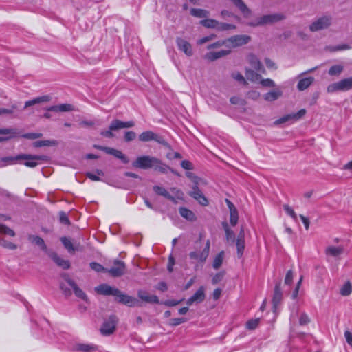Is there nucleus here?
<instances>
[{
    "instance_id": "69168bd1",
    "label": "nucleus",
    "mask_w": 352,
    "mask_h": 352,
    "mask_svg": "<svg viewBox=\"0 0 352 352\" xmlns=\"http://www.w3.org/2000/svg\"><path fill=\"white\" fill-rule=\"evenodd\" d=\"M136 138V133L134 131H129L124 133V140L127 142L134 140Z\"/></svg>"
},
{
    "instance_id": "338daca9",
    "label": "nucleus",
    "mask_w": 352,
    "mask_h": 352,
    "mask_svg": "<svg viewBox=\"0 0 352 352\" xmlns=\"http://www.w3.org/2000/svg\"><path fill=\"white\" fill-rule=\"evenodd\" d=\"M58 107L60 112H68L74 110L72 105L69 104H59Z\"/></svg>"
},
{
    "instance_id": "412c9836",
    "label": "nucleus",
    "mask_w": 352,
    "mask_h": 352,
    "mask_svg": "<svg viewBox=\"0 0 352 352\" xmlns=\"http://www.w3.org/2000/svg\"><path fill=\"white\" fill-rule=\"evenodd\" d=\"M138 296L144 302L150 304H160V300L156 295H149L147 292L139 290Z\"/></svg>"
},
{
    "instance_id": "6ab92c4d",
    "label": "nucleus",
    "mask_w": 352,
    "mask_h": 352,
    "mask_svg": "<svg viewBox=\"0 0 352 352\" xmlns=\"http://www.w3.org/2000/svg\"><path fill=\"white\" fill-rule=\"evenodd\" d=\"M96 292L102 295L115 296L118 293V289L107 284H101L95 288Z\"/></svg>"
},
{
    "instance_id": "603ef678",
    "label": "nucleus",
    "mask_w": 352,
    "mask_h": 352,
    "mask_svg": "<svg viewBox=\"0 0 352 352\" xmlns=\"http://www.w3.org/2000/svg\"><path fill=\"white\" fill-rule=\"evenodd\" d=\"M0 245L10 250H15L17 248L16 245L5 240L3 238H0Z\"/></svg>"
},
{
    "instance_id": "f257e3e1",
    "label": "nucleus",
    "mask_w": 352,
    "mask_h": 352,
    "mask_svg": "<svg viewBox=\"0 0 352 352\" xmlns=\"http://www.w3.org/2000/svg\"><path fill=\"white\" fill-rule=\"evenodd\" d=\"M333 23V17L330 14H323L315 20L309 25V30L312 32H318L329 28Z\"/></svg>"
},
{
    "instance_id": "393cba45",
    "label": "nucleus",
    "mask_w": 352,
    "mask_h": 352,
    "mask_svg": "<svg viewBox=\"0 0 352 352\" xmlns=\"http://www.w3.org/2000/svg\"><path fill=\"white\" fill-rule=\"evenodd\" d=\"M51 100V97L48 95H45L42 96H39L35 98H33L32 100L26 101L25 102L24 109H27L30 107H32L35 104L43 103V102H47Z\"/></svg>"
},
{
    "instance_id": "aec40b11",
    "label": "nucleus",
    "mask_w": 352,
    "mask_h": 352,
    "mask_svg": "<svg viewBox=\"0 0 352 352\" xmlns=\"http://www.w3.org/2000/svg\"><path fill=\"white\" fill-rule=\"evenodd\" d=\"M280 282L276 283L274 289L272 304L274 312L276 311V309H277L278 306L280 305L283 299V292L280 289Z\"/></svg>"
},
{
    "instance_id": "423d86ee",
    "label": "nucleus",
    "mask_w": 352,
    "mask_h": 352,
    "mask_svg": "<svg viewBox=\"0 0 352 352\" xmlns=\"http://www.w3.org/2000/svg\"><path fill=\"white\" fill-rule=\"evenodd\" d=\"M352 88V76L342 79L341 80L330 84L327 87V92L345 91Z\"/></svg>"
},
{
    "instance_id": "bf43d9fd",
    "label": "nucleus",
    "mask_w": 352,
    "mask_h": 352,
    "mask_svg": "<svg viewBox=\"0 0 352 352\" xmlns=\"http://www.w3.org/2000/svg\"><path fill=\"white\" fill-rule=\"evenodd\" d=\"M224 275H225V272L224 271H221L218 273H217L212 278V283L213 285H216L218 283H219L220 281L222 280V279L224 277Z\"/></svg>"
},
{
    "instance_id": "c9c22d12",
    "label": "nucleus",
    "mask_w": 352,
    "mask_h": 352,
    "mask_svg": "<svg viewBox=\"0 0 352 352\" xmlns=\"http://www.w3.org/2000/svg\"><path fill=\"white\" fill-rule=\"evenodd\" d=\"M222 226L225 230L227 241L234 243L235 241V236L234 232L229 228L227 222H223Z\"/></svg>"
},
{
    "instance_id": "09e8293b",
    "label": "nucleus",
    "mask_w": 352,
    "mask_h": 352,
    "mask_svg": "<svg viewBox=\"0 0 352 352\" xmlns=\"http://www.w3.org/2000/svg\"><path fill=\"white\" fill-rule=\"evenodd\" d=\"M239 219L238 211L236 209H232L230 211V222L232 226H235L237 224Z\"/></svg>"
},
{
    "instance_id": "774afa93",
    "label": "nucleus",
    "mask_w": 352,
    "mask_h": 352,
    "mask_svg": "<svg viewBox=\"0 0 352 352\" xmlns=\"http://www.w3.org/2000/svg\"><path fill=\"white\" fill-rule=\"evenodd\" d=\"M261 84L263 87H273L275 86L274 82L270 78L262 79L261 80Z\"/></svg>"
},
{
    "instance_id": "e2e57ef3",
    "label": "nucleus",
    "mask_w": 352,
    "mask_h": 352,
    "mask_svg": "<svg viewBox=\"0 0 352 352\" xmlns=\"http://www.w3.org/2000/svg\"><path fill=\"white\" fill-rule=\"evenodd\" d=\"M283 208L287 214L291 216L294 220L297 219V215H296V212H294V210L292 209V208H291L287 204H284Z\"/></svg>"
},
{
    "instance_id": "a18cd8bd",
    "label": "nucleus",
    "mask_w": 352,
    "mask_h": 352,
    "mask_svg": "<svg viewBox=\"0 0 352 352\" xmlns=\"http://www.w3.org/2000/svg\"><path fill=\"white\" fill-rule=\"evenodd\" d=\"M186 175L188 178H189L193 182L194 184H193L192 187L198 186L199 184L204 183L202 179L197 177L192 172H187L186 173Z\"/></svg>"
},
{
    "instance_id": "f704fd0d",
    "label": "nucleus",
    "mask_w": 352,
    "mask_h": 352,
    "mask_svg": "<svg viewBox=\"0 0 352 352\" xmlns=\"http://www.w3.org/2000/svg\"><path fill=\"white\" fill-rule=\"evenodd\" d=\"M245 76L252 82H256L261 79V76L259 74L250 69H245Z\"/></svg>"
},
{
    "instance_id": "5fc2aeb1",
    "label": "nucleus",
    "mask_w": 352,
    "mask_h": 352,
    "mask_svg": "<svg viewBox=\"0 0 352 352\" xmlns=\"http://www.w3.org/2000/svg\"><path fill=\"white\" fill-rule=\"evenodd\" d=\"M259 324V319H252L246 322V328L250 330L255 329Z\"/></svg>"
},
{
    "instance_id": "7c9ffc66",
    "label": "nucleus",
    "mask_w": 352,
    "mask_h": 352,
    "mask_svg": "<svg viewBox=\"0 0 352 352\" xmlns=\"http://www.w3.org/2000/svg\"><path fill=\"white\" fill-rule=\"evenodd\" d=\"M58 144L57 140H38L36 141L33 143V146L36 148L42 147V146H56Z\"/></svg>"
},
{
    "instance_id": "49530a36",
    "label": "nucleus",
    "mask_w": 352,
    "mask_h": 352,
    "mask_svg": "<svg viewBox=\"0 0 352 352\" xmlns=\"http://www.w3.org/2000/svg\"><path fill=\"white\" fill-rule=\"evenodd\" d=\"M76 349L84 352H92L96 350V347L94 345L79 344L76 346Z\"/></svg>"
},
{
    "instance_id": "72a5a7b5",
    "label": "nucleus",
    "mask_w": 352,
    "mask_h": 352,
    "mask_svg": "<svg viewBox=\"0 0 352 352\" xmlns=\"http://www.w3.org/2000/svg\"><path fill=\"white\" fill-rule=\"evenodd\" d=\"M190 14L197 18H206L209 16V11L201 8H192Z\"/></svg>"
},
{
    "instance_id": "2eb2a0df",
    "label": "nucleus",
    "mask_w": 352,
    "mask_h": 352,
    "mask_svg": "<svg viewBox=\"0 0 352 352\" xmlns=\"http://www.w3.org/2000/svg\"><path fill=\"white\" fill-rule=\"evenodd\" d=\"M47 255L58 266L63 269L67 270L70 267L71 265L69 261L62 258L56 252L50 250Z\"/></svg>"
},
{
    "instance_id": "ea45409f",
    "label": "nucleus",
    "mask_w": 352,
    "mask_h": 352,
    "mask_svg": "<svg viewBox=\"0 0 352 352\" xmlns=\"http://www.w3.org/2000/svg\"><path fill=\"white\" fill-rule=\"evenodd\" d=\"M27 156L20 155H17L15 157H5L3 158H1V164L7 165L8 164H12L14 161L21 160V159H25L27 158Z\"/></svg>"
},
{
    "instance_id": "4be33fe9",
    "label": "nucleus",
    "mask_w": 352,
    "mask_h": 352,
    "mask_svg": "<svg viewBox=\"0 0 352 352\" xmlns=\"http://www.w3.org/2000/svg\"><path fill=\"white\" fill-rule=\"evenodd\" d=\"M230 52L231 50H222L219 52H210L205 55V58L210 61H214L220 58L230 54Z\"/></svg>"
},
{
    "instance_id": "2f4dec72",
    "label": "nucleus",
    "mask_w": 352,
    "mask_h": 352,
    "mask_svg": "<svg viewBox=\"0 0 352 352\" xmlns=\"http://www.w3.org/2000/svg\"><path fill=\"white\" fill-rule=\"evenodd\" d=\"M343 71L344 66L342 65H333L329 69L328 74L331 76H339Z\"/></svg>"
},
{
    "instance_id": "4d7b16f0",
    "label": "nucleus",
    "mask_w": 352,
    "mask_h": 352,
    "mask_svg": "<svg viewBox=\"0 0 352 352\" xmlns=\"http://www.w3.org/2000/svg\"><path fill=\"white\" fill-rule=\"evenodd\" d=\"M186 321L187 318H171L168 322V324L175 327L182 323L186 322Z\"/></svg>"
},
{
    "instance_id": "39448f33",
    "label": "nucleus",
    "mask_w": 352,
    "mask_h": 352,
    "mask_svg": "<svg viewBox=\"0 0 352 352\" xmlns=\"http://www.w3.org/2000/svg\"><path fill=\"white\" fill-rule=\"evenodd\" d=\"M139 140L143 142L154 140L163 145L167 148L171 150L170 145L160 135L155 133L151 131H146L139 135Z\"/></svg>"
},
{
    "instance_id": "58836bf2",
    "label": "nucleus",
    "mask_w": 352,
    "mask_h": 352,
    "mask_svg": "<svg viewBox=\"0 0 352 352\" xmlns=\"http://www.w3.org/2000/svg\"><path fill=\"white\" fill-rule=\"evenodd\" d=\"M351 48V46L348 44H341L338 45H330L326 47V50L329 51L330 52H335L337 51H341V50H350Z\"/></svg>"
},
{
    "instance_id": "0eeeda50",
    "label": "nucleus",
    "mask_w": 352,
    "mask_h": 352,
    "mask_svg": "<svg viewBox=\"0 0 352 352\" xmlns=\"http://www.w3.org/2000/svg\"><path fill=\"white\" fill-rule=\"evenodd\" d=\"M115 300L128 307L140 306L139 300L133 296L127 295L118 289V293L115 294Z\"/></svg>"
},
{
    "instance_id": "680f3d73",
    "label": "nucleus",
    "mask_w": 352,
    "mask_h": 352,
    "mask_svg": "<svg viewBox=\"0 0 352 352\" xmlns=\"http://www.w3.org/2000/svg\"><path fill=\"white\" fill-rule=\"evenodd\" d=\"M59 221L61 223L65 224V225L70 224V221H69L67 214L63 211H61L59 212Z\"/></svg>"
},
{
    "instance_id": "7ed1b4c3",
    "label": "nucleus",
    "mask_w": 352,
    "mask_h": 352,
    "mask_svg": "<svg viewBox=\"0 0 352 352\" xmlns=\"http://www.w3.org/2000/svg\"><path fill=\"white\" fill-rule=\"evenodd\" d=\"M285 19V16L281 13H274L271 14H265L257 19L255 22L248 23L250 26L255 27L258 25H265L267 24H273L280 21Z\"/></svg>"
},
{
    "instance_id": "9b49d317",
    "label": "nucleus",
    "mask_w": 352,
    "mask_h": 352,
    "mask_svg": "<svg viewBox=\"0 0 352 352\" xmlns=\"http://www.w3.org/2000/svg\"><path fill=\"white\" fill-rule=\"evenodd\" d=\"M60 240L69 253L74 254L76 251H83V247L80 243H74L71 239L66 236L60 237Z\"/></svg>"
},
{
    "instance_id": "864d4df0",
    "label": "nucleus",
    "mask_w": 352,
    "mask_h": 352,
    "mask_svg": "<svg viewBox=\"0 0 352 352\" xmlns=\"http://www.w3.org/2000/svg\"><path fill=\"white\" fill-rule=\"evenodd\" d=\"M230 101L232 104L239 105L241 107L245 106L246 104V101L244 99L239 98L238 96L231 97Z\"/></svg>"
},
{
    "instance_id": "473e14b6",
    "label": "nucleus",
    "mask_w": 352,
    "mask_h": 352,
    "mask_svg": "<svg viewBox=\"0 0 352 352\" xmlns=\"http://www.w3.org/2000/svg\"><path fill=\"white\" fill-rule=\"evenodd\" d=\"M191 297L195 302L199 303L203 302L206 298L204 287L203 286L200 287Z\"/></svg>"
},
{
    "instance_id": "0e129e2a",
    "label": "nucleus",
    "mask_w": 352,
    "mask_h": 352,
    "mask_svg": "<svg viewBox=\"0 0 352 352\" xmlns=\"http://www.w3.org/2000/svg\"><path fill=\"white\" fill-rule=\"evenodd\" d=\"M43 136V134L41 133H28L23 134L22 135L23 138L30 140H35L37 138H40Z\"/></svg>"
},
{
    "instance_id": "ddd939ff",
    "label": "nucleus",
    "mask_w": 352,
    "mask_h": 352,
    "mask_svg": "<svg viewBox=\"0 0 352 352\" xmlns=\"http://www.w3.org/2000/svg\"><path fill=\"white\" fill-rule=\"evenodd\" d=\"M251 41V37L248 35H235L226 40L230 43L232 47H237L248 43Z\"/></svg>"
},
{
    "instance_id": "dca6fc26",
    "label": "nucleus",
    "mask_w": 352,
    "mask_h": 352,
    "mask_svg": "<svg viewBox=\"0 0 352 352\" xmlns=\"http://www.w3.org/2000/svg\"><path fill=\"white\" fill-rule=\"evenodd\" d=\"M20 155L27 156L25 159H21V160H25L24 165L34 168L38 165L37 161L45 160L47 157L45 155H28V154H20Z\"/></svg>"
},
{
    "instance_id": "de8ad7c7",
    "label": "nucleus",
    "mask_w": 352,
    "mask_h": 352,
    "mask_svg": "<svg viewBox=\"0 0 352 352\" xmlns=\"http://www.w3.org/2000/svg\"><path fill=\"white\" fill-rule=\"evenodd\" d=\"M153 190L157 195L162 196L166 199L170 194L164 187L160 186H154Z\"/></svg>"
},
{
    "instance_id": "cd10ccee",
    "label": "nucleus",
    "mask_w": 352,
    "mask_h": 352,
    "mask_svg": "<svg viewBox=\"0 0 352 352\" xmlns=\"http://www.w3.org/2000/svg\"><path fill=\"white\" fill-rule=\"evenodd\" d=\"M233 4L239 8L244 16L247 17L251 14V10L248 8L242 0H230Z\"/></svg>"
},
{
    "instance_id": "c85d7f7f",
    "label": "nucleus",
    "mask_w": 352,
    "mask_h": 352,
    "mask_svg": "<svg viewBox=\"0 0 352 352\" xmlns=\"http://www.w3.org/2000/svg\"><path fill=\"white\" fill-rule=\"evenodd\" d=\"M314 81V78L309 76L300 79L297 85L299 91H304L307 89Z\"/></svg>"
},
{
    "instance_id": "bb28decb",
    "label": "nucleus",
    "mask_w": 352,
    "mask_h": 352,
    "mask_svg": "<svg viewBox=\"0 0 352 352\" xmlns=\"http://www.w3.org/2000/svg\"><path fill=\"white\" fill-rule=\"evenodd\" d=\"M107 154L111 155L120 159L124 164H128L129 162V158L119 150L109 147Z\"/></svg>"
},
{
    "instance_id": "6e6d98bb",
    "label": "nucleus",
    "mask_w": 352,
    "mask_h": 352,
    "mask_svg": "<svg viewBox=\"0 0 352 352\" xmlns=\"http://www.w3.org/2000/svg\"><path fill=\"white\" fill-rule=\"evenodd\" d=\"M232 77L241 84L248 85L247 80L240 72L232 73Z\"/></svg>"
},
{
    "instance_id": "13d9d810",
    "label": "nucleus",
    "mask_w": 352,
    "mask_h": 352,
    "mask_svg": "<svg viewBox=\"0 0 352 352\" xmlns=\"http://www.w3.org/2000/svg\"><path fill=\"white\" fill-rule=\"evenodd\" d=\"M90 267L91 268L97 272H107V269L104 268L102 265H100V263H96V262H91L90 263Z\"/></svg>"
},
{
    "instance_id": "5701e85b",
    "label": "nucleus",
    "mask_w": 352,
    "mask_h": 352,
    "mask_svg": "<svg viewBox=\"0 0 352 352\" xmlns=\"http://www.w3.org/2000/svg\"><path fill=\"white\" fill-rule=\"evenodd\" d=\"M324 252L328 256L336 258L344 252V247L342 245L338 247L329 245L326 248Z\"/></svg>"
},
{
    "instance_id": "4468645a",
    "label": "nucleus",
    "mask_w": 352,
    "mask_h": 352,
    "mask_svg": "<svg viewBox=\"0 0 352 352\" xmlns=\"http://www.w3.org/2000/svg\"><path fill=\"white\" fill-rule=\"evenodd\" d=\"M178 49L184 52L187 56H192L193 51L191 44L182 37H177L175 40Z\"/></svg>"
},
{
    "instance_id": "3c124183",
    "label": "nucleus",
    "mask_w": 352,
    "mask_h": 352,
    "mask_svg": "<svg viewBox=\"0 0 352 352\" xmlns=\"http://www.w3.org/2000/svg\"><path fill=\"white\" fill-rule=\"evenodd\" d=\"M0 234H6L10 236H14L15 232L13 230L5 225L0 224Z\"/></svg>"
},
{
    "instance_id": "b1692460",
    "label": "nucleus",
    "mask_w": 352,
    "mask_h": 352,
    "mask_svg": "<svg viewBox=\"0 0 352 352\" xmlns=\"http://www.w3.org/2000/svg\"><path fill=\"white\" fill-rule=\"evenodd\" d=\"M28 240L31 243H34L35 245L39 246L40 248L43 251H44L47 254L50 251V250L47 249L44 240L41 237H40L38 236L30 234L28 236Z\"/></svg>"
},
{
    "instance_id": "c756f323",
    "label": "nucleus",
    "mask_w": 352,
    "mask_h": 352,
    "mask_svg": "<svg viewBox=\"0 0 352 352\" xmlns=\"http://www.w3.org/2000/svg\"><path fill=\"white\" fill-rule=\"evenodd\" d=\"M179 212L180 215L188 221H195L197 219L193 212L185 207L179 208Z\"/></svg>"
},
{
    "instance_id": "f8f14e48",
    "label": "nucleus",
    "mask_w": 352,
    "mask_h": 352,
    "mask_svg": "<svg viewBox=\"0 0 352 352\" xmlns=\"http://www.w3.org/2000/svg\"><path fill=\"white\" fill-rule=\"evenodd\" d=\"M125 264L123 261L115 260L113 266L110 269H107L108 272L113 277H120L124 274Z\"/></svg>"
},
{
    "instance_id": "f03ea898",
    "label": "nucleus",
    "mask_w": 352,
    "mask_h": 352,
    "mask_svg": "<svg viewBox=\"0 0 352 352\" xmlns=\"http://www.w3.org/2000/svg\"><path fill=\"white\" fill-rule=\"evenodd\" d=\"M135 126V122L132 120L123 122L120 120H113L109 126V130L101 131L100 135L108 138L114 137L112 131H118L121 129L131 128Z\"/></svg>"
},
{
    "instance_id": "1a4fd4ad",
    "label": "nucleus",
    "mask_w": 352,
    "mask_h": 352,
    "mask_svg": "<svg viewBox=\"0 0 352 352\" xmlns=\"http://www.w3.org/2000/svg\"><path fill=\"white\" fill-rule=\"evenodd\" d=\"M210 247V242L209 240H207L205 248L202 251L195 250L189 253L190 258L202 263H205L209 255Z\"/></svg>"
},
{
    "instance_id": "c03bdc74",
    "label": "nucleus",
    "mask_w": 352,
    "mask_h": 352,
    "mask_svg": "<svg viewBox=\"0 0 352 352\" xmlns=\"http://www.w3.org/2000/svg\"><path fill=\"white\" fill-rule=\"evenodd\" d=\"M71 287L73 289L75 295L78 298H80L84 300H87V296L86 294L80 287H78L76 283H74V285H73Z\"/></svg>"
},
{
    "instance_id": "37998d69",
    "label": "nucleus",
    "mask_w": 352,
    "mask_h": 352,
    "mask_svg": "<svg viewBox=\"0 0 352 352\" xmlns=\"http://www.w3.org/2000/svg\"><path fill=\"white\" fill-rule=\"evenodd\" d=\"M223 256H224V252L223 251L220 252L216 256V257L214 258V259L213 261V263H212V267L214 269L217 270V269H219L221 267V265H222V263H223Z\"/></svg>"
},
{
    "instance_id": "a211bd4d",
    "label": "nucleus",
    "mask_w": 352,
    "mask_h": 352,
    "mask_svg": "<svg viewBox=\"0 0 352 352\" xmlns=\"http://www.w3.org/2000/svg\"><path fill=\"white\" fill-rule=\"evenodd\" d=\"M192 190L188 195L197 200L201 205L206 206L208 204V201L198 186L192 187Z\"/></svg>"
},
{
    "instance_id": "052dcab7",
    "label": "nucleus",
    "mask_w": 352,
    "mask_h": 352,
    "mask_svg": "<svg viewBox=\"0 0 352 352\" xmlns=\"http://www.w3.org/2000/svg\"><path fill=\"white\" fill-rule=\"evenodd\" d=\"M311 320L308 315L303 312L300 314V316L299 318V324L300 325H305L310 322Z\"/></svg>"
},
{
    "instance_id": "79ce46f5",
    "label": "nucleus",
    "mask_w": 352,
    "mask_h": 352,
    "mask_svg": "<svg viewBox=\"0 0 352 352\" xmlns=\"http://www.w3.org/2000/svg\"><path fill=\"white\" fill-rule=\"evenodd\" d=\"M352 292V285L350 281H346L340 288V294L343 296H349Z\"/></svg>"
},
{
    "instance_id": "9d476101",
    "label": "nucleus",
    "mask_w": 352,
    "mask_h": 352,
    "mask_svg": "<svg viewBox=\"0 0 352 352\" xmlns=\"http://www.w3.org/2000/svg\"><path fill=\"white\" fill-rule=\"evenodd\" d=\"M306 113H307L306 109H302L300 111H298L297 113L287 114V115L283 116L282 118L276 120L274 122V124L278 125V124H283L287 122H290V121L294 122V121L299 120L300 119H301L302 118H303L305 116Z\"/></svg>"
},
{
    "instance_id": "6e6552de",
    "label": "nucleus",
    "mask_w": 352,
    "mask_h": 352,
    "mask_svg": "<svg viewBox=\"0 0 352 352\" xmlns=\"http://www.w3.org/2000/svg\"><path fill=\"white\" fill-rule=\"evenodd\" d=\"M118 322V319L117 316L115 315H111L108 319L103 322L100 328L101 333L104 336L112 334L116 330Z\"/></svg>"
},
{
    "instance_id": "a878e982",
    "label": "nucleus",
    "mask_w": 352,
    "mask_h": 352,
    "mask_svg": "<svg viewBox=\"0 0 352 352\" xmlns=\"http://www.w3.org/2000/svg\"><path fill=\"white\" fill-rule=\"evenodd\" d=\"M248 61L251 66L256 71L261 72L263 73L265 72V69L263 68L261 61L257 58L256 55L254 54H250L248 56Z\"/></svg>"
},
{
    "instance_id": "8fccbe9b",
    "label": "nucleus",
    "mask_w": 352,
    "mask_h": 352,
    "mask_svg": "<svg viewBox=\"0 0 352 352\" xmlns=\"http://www.w3.org/2000/svg\"><path fill=\"white\" fill-rule=\"evenodd\" d=\"M235 28H236V25H234L226 23H220L218 21V25H217L216 30L218 31H226V30H229L235 29Z\"/></svg>"
},
{
    "instance_id": "e433bc0d",
    "label": "nucleus",
    "mask_w": 352,
    "mask_h": 352,
    "mask_svg": "<svg viewBox=\"0 0 352 352\" xmlns=\"http://www.w3.org/2000/svg\"><path fill=\"white\" fill-rule=\"evenodd\" d=\"M199 23L206 28L217 29L218 21L212 19H206L201 20Z\"/></svg>"
},
{
    "instance_id": "4c0bfd02",
    "label": "nucleus",
    "mask_w": 352,
    "mask_h": 352,
    "mask_svg": "<svg viewBox=\"0 0 352 352\" xmlns=\"http://www.w3.org/2000/svg\"><path fill=\"white\" fill-rule=\"evenodd\" d=\"M155 170L159 171L162 173H166L171 168L164 164L160 160L158 159V162L153 165V168Z\"/></svg>"
},
{
    "instance_id": "a19ab883",
    "label": "nucleus",
    "mask_w": 352,
    "mask_h": 352,
    "mask_svg": "<svg viewBox=\"0 0 352 352\" xmlns=\"http://www.w3.org/2000/svg\"><path fill=\"white\" fill-rule=\"evenodd\" d=\"M281 95L282 92L280 91H272L265 94L264 99L272 102L277 100Z\"/></svg>"
},
{
    "instance_id": "f3484780",
    "label": "nucleus",
    "mask_w": 352,
    "mask_h": 352,
    "mask_svg": "<svg viewBox=\"0 0 352 352\" xmlns=\"http://www.w3.org/2000/svg\"><path fill=\"white\" fill-rule=\"evenodd\" d=\"M237 256L241 258L243 256L245 249V230L243 226H241L240 232L236 240Z\"/></svg>"
},
{
    "instance_id": "20e7f679",
    "label": "nucleus",
    "mask_w": 352,
    "mask_h": 352,
    "mask_svg": "<svg viewBox=\"0 0 352 352\" xmlns=\"http://www.w3.org/2000/svg\"><path fill=\"white\" fill-rule=\"evenodd\" d=\"M158 162V158L150 155H142L138 157L133 162L132 166L136 168L149 169L152 168L155 164Z\"/></svg>"
}]
</instances>
